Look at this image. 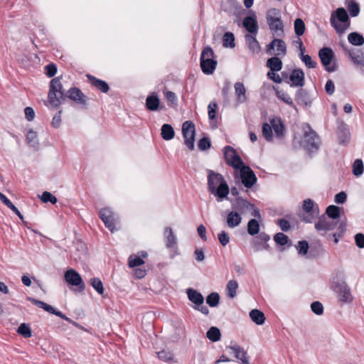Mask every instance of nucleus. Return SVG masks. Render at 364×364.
I'll list each match as a JSON object with an SVG mask.
<instances>
[{
  "mask_svg": "<svg viewBox=\"0 0 364 364\" xmlns=\"http://www.w3.org/2000/svg\"><path fill=\"white\" fill-rule=\"evenodd\" d=\"M250 16L244 18L242 24L244 27L251 33H256L258 30V25L255 13L250 12Z\"/></svg>",
  "mask_w": 364,
  "mask_h": 364,
  "instance_id": "f3484780",
  "label": "nucleus"
},
{
  "mask_svg": "<svg viewBox=\"0 0 364 364\" xmlns=\"http://www.w3.org/2000/svg\"><path fill=\"white\" fill-rule=\"evenodd\" d=\"M48 104L54 107H58L62 102L63 92L55 93L53 92H49L48 95Z\"/></svg>",
  "mask_w": 364,
  "mask_h": 364,
  "instance_id": "5701e85b",
  "label": "nucleus"
},
{
  "mask_svg": "<svg viewBox=\"0 0 364 364\" xmlns=\"http://www.w3.org/2000/svg\"><path fill=\"white\" fill-rule=\"evenodd\" d=\"M207 338L213 342H215L220 338V331L217 327H211L206 333Z\"/></svg>",
  "mask_w": 364,
  "mask_h": 364,
  "instance_id": "f704fd0d",
  "label": "nucleus"
},
{
  "mask_svg": "<svg viewBox=\"0 0 364 364\" xmlns=\"http://www.w3.org/2000/svg\"><path fill=\"white\" fill-rule=\"evenodd\" d=\"M301 60L304 63L306 67L309 68H314L316 66V63L314 61L311 57L309 55H305L304 53H299Z\"/></svg>",
  "mask_w": 364,
  "mask_h": 364,
  "instance_id": "37998d69",
  "label": "nucleus"
},
{
  "mask_svg": "<svg viewBox=\"0 0 364 364\" xmlns=\"http://www.w3.org/2000/svg\"><path fill=\"white\" fill-rule=\"evenodd\" d=\"M274 240L277 244L284 245L287 243L288 237L284 233L279 232L274 235Z\"/></svg>",
  "mask_w": 364,
  "mask_h": 364,
  "instance_id": "3c124183",
  "label": "nucleus"
},
{
  "mask_svg": "<svg viewBox=\"0 0 364 364\" xmlns=\"http://www.w3.org/2000/svg\"><path fill=\"white\" fill-rule=\"evenodd\" d=\"M64 279L68 285L78 287L81 291L85 288L81 276L73 269H69L65 272Z\"/></svg>",
  "mask_w": 364,
  "mask_h": 364,
  "instance_id": "1a4fd4ad",
  "label": "nucleus"
},
{
  "mask_svg": "<svg viewBox=\"0 0 364 364\" xmlns=\"http://www.w3.org/2000/svg\"><path fill=\"white\" fill-rule=\"evenodd\" d=\"M38 132L33 129L28 131L26 134V141L31 146H36L38 144Z\"/></svg>",
  "mask_w": 364,
  "mask_h": 364,
  "instance_id": "c85d7f7f",
  "label": "nucleus"
},
{
  "mask_svg": "<svg viewBox=\"0 0 364 364\" xmlns=\"http://www.w3.org/2000/svg\"><path fill=\"white\" fill-rule=\"evenodd\" d=\"M45 70L46 75L52 77L57 73V67L55 64H49L45 67Z\"/></svg>",
  "mask_w": 364,
  "mask_h": 364,
  "instance_id": "6e6d98bb",
  "label": "nucleus"
},
{
  "mask_svg": "<svg viewBox=\"0 0 364 364\" xmlns=\"http://www.w3.org/2000/svg\"><path fill=\"white\" fill-rule=\"evenodd\" d=\"M100 218L105 223V225L112 232L117 231L115 226L114 213L109 208H104L100 211Z\"/></svg>",
  "mask_w": 364,
  "mask_h": 364,
  "instance_id": "f8f14e48",
  "label": "nucleus"
},
{
  "mask_svg": "<svg viewBox=\"0 0 364 364\" xmlns=\"http://www.w3.org/2000/svg\"><path fill=\"white\" fill-rule=\"evenodd\" d=\"M286 51V43L280 39H274L267 46V52L271 55H284Z\"/></svg>",
  "mask_w": 364,
  "mask_h": 364,
  "instance_id": "2eb2a0df",
  "label": "nucleus"
},
{
  "mask_svg": "<svg viewBox=\"0 0 364 364\" xmlns=\"http://www.w3.org/2000/svg\"><path fill=\"white\" fill-rule=\"evenodd\" d=\"M330 23L339 34L344 33L350 24L348 14L343 8H338L331 12Z\"/></svg>",
  "mask_w": 364,
  "mask_h": 364,
  "instance_id": "f03ea898",
  "label": "nucleus"
},
{
  "mask_svg": "<svg viewBox=\"0 0 364 364\" xmlns=\"http://www.w3.org/2000/svg\"><path fill=\"white\" fill-rule=\"evenodd\" d=\"M355 240L356 245L359 248L364 247V235L363 234L358 233V234L355 235Z\"/></svg>",
  "mask_w": 364,
  "mask_h": 364,
  "instance_id": "052dcab7",
  "label": "nucleus"
},
{
  "mask_svg": "<svg viewBox=\"0 0 364 364\" xmlns=\"http://www.w3.org/2000/svg\"><path fill=\"white\" fill-rule=\"evenodd\" d=\"M304 139L301 141L304 148L308 151H312L314 149H316L317 137L316 133L314 132L309 126H306L304 128Z\"/></svg>",
  "mask_w": 364,
  "mask_h": 364,
  "instance_id": "9d476101",
  "label": "nucleus"
},
{
  "mask_svg": "<svg viewBox=\"0 0 364 364\" xmlns=\"http://www.w3.org/2000/svg\"><path fill=\"white\" fill-rule=\"evenodd\" d=\"M311 310L317 315H321L323 313V305L318 301H314L311 305Z\"/></svg>",
  "mask_w": 364,
  "mask_h": 364,
  "instance_id": "5fc2aeb1",
  "label": "nucleus"
},
{
  "mask_svg": "<svg viewBox=\"0 0 364 364\" xmlns=\"http://www.w3.org/2000/svg\"><path fill=\"white\" fill-rule=\"evenodd\" d=\"M348 10L352 16H357L360 12L359 6L356 3H351L349 4Z\"/></svg>",
  "mask_w": 364,
  "mask_h": 364,
  "instance_id": "13d9d810",
  "label": "nucleus"
},
{
  "mask_svg": "<svg viewBox=\"0 0 364 364\" xmlns=\"http://www.w3.org/2000/svg\"><path fill=\"white\" fill-rule=\"evenodd\" d=\"M235 93L237 100L240 103H244L247 100V90L243 83L237 82L234 85Z\"/></svg>",
  "mask_w": 364,
  "mask_h": 364,
  "instance_id": "412c9836",
  "label": "nucleus"
},
{
  "mask_svg": "<svg viewBox=\"0 0 364 364\" xmlns=\"http://www.w3.org/2000/svg\"><path fill=\"white\" fill-rule=\"evenodd\" d=\"M309 245L306 241H300L297 245V250L301 255H305L308 252Z\"/></svg>",
  "mask_w": 364,
  "mask_h": 364,
  "instance_id": "864d4df0",
  "label": "nucleus"
},
{
  "mask_svg": "<svg viewBox=\"0 0 364 364\" xmlns=\"http://www.w3.org/2000/svg\"><path fill=\"white\" fill-rule=\"evenodd\" d=\"M164 237L167 248H173L176 245L177 238L171 228L168 226L164 228Z\"/></svg>",
  "mask_w": 364,
  "mask_h": 364,
  "instance_id": "a211bd4d",
  "label": "nucleus"
},
{
  "mask_svg": "<svg viewBox=\"0 0 364 364\" xmlns=\"http://www.w3.org/2000/svg\"><path fill=\"white\" fill-rule=\"evenodd\" d=\"M303 210L308 215L304 218V220L306 223H311L312 220L319 214V209L314 202L308 198L303 202Z\"/></svg>",
  "mask_w": 364,
  "mask_h": 364,
  "instance_id": "ddd939ff",
  "label": "nucleus"
},
{
  "mask_svg": "<svg viewBox=\"0 0 364 364\" xmlns=\"http://www.w3.org/2000/svg\"><path fill=\"white\" fill-rule=\"evenodd\" d=\"M363 173V164L360 159H357L353 165V173L355 176H361Z\"/></svg>",
  "mask_w": 364,
  "mask_h": 364,
  "instance_id": "58836bf2",
  "label": "nucleus"
},
{
  "mask_svg": "<svg viewBox=\"0 0 364 364\" xmlns=\"http://www.w3.org/2000/svg\"><path fill=\"white\" fill-rule=\"evenodd\" d=\"M24 114H25L26 118L28 121H31L34 119L35 112H34V110L33 108H31L30 107H26L24 109Z\"/></svg>",
  "mask_w": 364,
  "mask_h": 364,
  "instance_id": "680f3d73",
  "label": "nucleus"
},
{
  "mask_svg": "<svg viewBox=\"0 0 364 364\" xmlns=\"http://www.w3.org/2000/svg\"><path fill=\"white\" fill-rule=\"evenodd\" d=\"M259 231V223L256 219H252L247 224V232L251 235L257 234Z\"/></svg>",
  "mask_w": 364,
  "mask_h": 364,
  "instance_id": "c9c22d12",
  "label": "nucleus"
},
{
  "mask_svg": "<svg viewBox=\"0 0 364 364\" xmlns=\"http://www.w3.org/2000/svg\"><path fill=\"white\" fill-rule=\"evenodd\" d=\"M31 301L33 302V304H34L39 308L44 309L47 312H49L50 314H53V312H54V308L53 306H51L50 305L46 304L43 301L36 300L34 299H31Z\"/></svg>",
  "mask_w": 364,
  "mask_h": 364,
  "instance_id": "de8ad7c7",
  "label": "nucleus"
},
{
  "mask_svg": "<svg viewBox=\"0 0 364 364\" xmlns=\"http://www.w3.org/2000/svg\"><path fill=\"white\" fill-rule=\"evenodd\" d=\"M336 223L326 216H322L315 224V228L321 235L326 234L327 232L334 229Z\"/></svg>",
  "mask_w": 364,
  "mask_h": 364,
  "instance_id": "dca6fc26",
  "label": "nucleus"
},
{
  "mask_svg": "<svg viewBox=\"0 0 364 364\" xmlns=\"http://www.w3.org/2000/svg\"><path fill=\"white\" fill-rule=\"evenodd\" d=\"M218 240L223 246L227 245L230 242V237L225 231H221L218 235Z\"/></svg>",
  "mask_w": 364,
  "mask_h": 364,
  "instance_id": "603ef678",
  "label": "nucleus"
},
{
  "mask_svg": "<svg viewBox=\"0 0 364 364\" xmlns=\"http://www.w3.org/2000/svg\"><path fill=\"white\" fill-rule=\"evenodd\" d=\"M223 154L227 164L234 168L235 171L244 164L240 156L231 146H225L223 149Z\"/></svg>",
  "mask_w": 364,
  "mask_h": 364,
  "instance_id": "6e6552de",
  "label": "nucleus"
},
{
  "mask_svg": "<svg viewBox=\"0 0 364 364\" xmlns=\"http://www.w3.org/2000/svg\"><path fill=\"white\" fill-rule=\"evenodd\" d=\"M348 40L354 46H362L364 43V38L356 32L350 33L348 36Z\"/></svg>",
  "mask_w": 364,
  "mask_h": 364,
  "instance_id": "473e14b6",
  "label": "nucleus"
},
{
  "mask_svg": "<svg viewBox=\"0 0 364 364\" xmlns=\"http://www.w3.org/2000/svg\"><path fill=\"white\" fill-rule=\"evenodd\" d=\"M87 77L90 79L91 83L100 90L103 92H107L109 90V86L105 81H102L101 80L96 79L94 77H91L90 75H87Z\"/></svg>",
  "mask_w": 364,
  "mask_h": 364,
  "instance_id": "2f4dec72",
  "label": "nucleus"
},
{
  "mask_svg": "<svg viewBox=\"0 0 364 364\" xmlns=\"http://www.w3.org/2000/svg\"><path fill=\"white\" fill-rule=\"evenodd\" d=\"M134 275L137 279H142L146 275V271L144 268H136L134 269Z\"/></svg>",
  "mask_w": 364,
  "mask_h": 364,
  "instance_id": "e2e57ef3",
  "label": "nucleus"
},
{
  "mask_svg": "<svg viewBox=\"0 0 364 364\" xmlns=\"http://www.w3.org/2000/svg\"><path fill=\"white\" fill-rule=\"evenodd\" d=\"M41 200L43 203L50 202L52 204H55L57 203V198L55 196H53L51 193L48 191H44L41 196L40 197Z\"/></svg>",
  "mask_w": 364,
  "mask_h": 364,
  "instance_id": "49530a36",
  "label": "nucleus"
},
{
  "mask_svg": "<svg viewBox=\"0 0 364 364\" xmlns=\"http://www.w3.org/2000/svg\"><path fill=\"white\" fill-rule=\"evenodd\" d=\"M90 282L98 294H102L104 293V287L102 281L99 278H92L90 279Z\"/></svg>",
  "mask_w": 364,
  "mask_h": 364,
  "instance_id": "ea45409f",
  "label": "nucleus"
},
{
  "mask_svg": "<svg viewBox=\"0 0 364 364\" xmlns=\"http://www.w3.org/2000/svg\"><path fill=\"white\" fill-rule=\"evenodd\" d=\"M223 46L225 47L234 48L235 38L232 33H226L223 36Z\"/></svg>",
  "mask_w": 364,
  "mask_h": 364,
  "instance_id": "c03bdc74",
  "label": "nucleus"
},
{
  "mask_svg": "<svg viewBox=\"0 0 364 364\" xmlns=\"http://www.w3.org/2000/svg\"><path fill=\"white\" fill-rule=\"evenodd\" d=\"M326 214L331 220L336 219L339 216V208L336 205H330L326 209Z\"/></svg>",
  "mask_w": 364,
  "mask_h": 364,
  "instance_id": "8fccbe9b",
  "label": "nucleus"
},
{
  "mask_svg": "<svg viewBox=\"0 0 364 364\" xmlns=\"http://www.w3.org/2000/svg\"><path fill=\"white\" fill-rule=\"evenodd\" d=\"M319 58L328 72H333L336 70V67L331 63L334 54L330 48H323L318 52Z\"/></svg>",
  "mask_w": 364,
  "mask_h": 364,
  "instance_id": "9b49d317",
  "label": "nucleus"
},
{
  "mask_svg": "<svg viewBox=\"0 0 364 364\" xmlns=\"http://www.w3.org/2000/svg\"><path fill=\"white\" fill-rule=\"evenodd\" d=\"M198 233L204 241L207 240L206 229L203 225H200L197 228Z\"/></svg>",
  "mask_w": 364,
  "mask_h": 364,
  "instance_id": "338daca9",
  "label": "nucleus"
},
{
  "mask_svg": "<svg viewBox=\"0 0 364 364\" xmlns=\"http://www.w3.org/2000/svg\"><path fill=\"white\" fill-rule=\"evenodd\" d=\"M62 84L58 77L54 78L50 81L49 92H62Z\"/></svg>",
  "mask_w": 364,
  "mask_h": 364,
  "instance_id": "a19ab883",
  "label": "nucleus"
},
{
  "mask_svg": "<svg viewBox=\"0 0 364 364\" xmlns=\"http://www.w3.org/2000/svg\"><path fill=\"white\" fill-rule=\"evenodd\" d=\"M208 189L218 198V201L226 198L230 192L229 186L223 176L213 171H210L208 174Z\"/></svg>",
  "mask_w": 364,
  "mask_h": 364,
  "instance_id": "f257e3e1",
  "label": "nucleus"
},
{
  "mask_svg": "<svg viewBox=\"0 0 364 364\" xmlns=\"http://www.w3.org/2000/svg\"><path fill=\"white\" fill-rule=\"evenodd\" d=\"M17 332L25 338H30L32 336L30 327L24 323L18 326Z\"/></svg>",
  "mask_w": 364,
  "mask_h": 364,
  "instance_id": "79ce46f5",
  "label": "nucleus"
},
{
  "mask_svg": "<svg viewBox=\"0 0 364 364\" xmlns=\"http://www.w3.org/2000/svg\"><path fill=\"white\" fill-rule=\"evenodd\" d=\"M284 126L279 118H272L262 127V134L268 141L273 139L274 135L277 137L283 136Z\"/></svg>",
  "mask_w": 364,
  "mask_h": 364,
  "instance_id": "20e7f679",
  "label": "nucleus"
},
{
  "mask_svg": "<svg viewBox=\"0 0 364 364\" xmlns=\"http://www.w3.org/2000/svg\"><path fill=\"white\" fill-rule=\"evenodd\" d=\"M252 321L257 325H262L265 321L264 314L258 309H253L250 312Z\"/></svg>",
  "mask_w": 364,
  "mask_h": 364,
  "instance_id": "393cba45",
  "label": "nucleus"
},
{
  "mask_svg": "<svg viewBox=\"0 0 364 364\" xmlns=\"http://www.w3.org/2000/svg\"><path fill=\"white\" fill-rule=\"evenodd\" d=\"M68 97L77 102L82 104L85 103V96L81 91L77 88L70 89L68 91Z\"/></svg>",
  "mask_w": 364,
  "mask_h": 364,
  "instance_id": "a878e982",
  "label": "nucleus"
},
{
  "mask_svg": "<svg viewBox=\"0 0 364 364\" xmlns=\"http://www.w3.org/2000/svg\"><path fill=\"white\" fill-rule=\"evenodd\" d=\"M220 296L218 293L213 292L209 294L206 299L207 304L212 306H216L219 303Z\"/></svg>",
  "mask_w": 364,
  "mask_h": 364,
  "instance_id": "a18cd8bd",
  "label": "nucleus"
},
{
  "mask_svg": "<svg viewBox=\"0 0 364 364\" xmlns=\"http://www.w3.org/2000/svg\"><path fill=\"white\" fill-rule=\"evenodd\" d=\"M245 38L250 50L254 53H259L260 50V46L256 38L250 35H246Z\"/></svg>",
  "mask_w": 364,
  "mask_h": 364,
  "instance_id": "cd10ccee",
  "label": "nucleus"
},
{
  "mask_svg": "<svg viewBox=\"0 0 364 364\" xmlns=\"http://www.w3.org/2000/svg\"><path fill=\"white\" fill-rule=\"evenodd\" d=\"M277 97L281 99L282 100H283L284 102H285L286 103L289 104V105H291L292 104V100L291 99V97L286 93L284 92H277Z\"/></svg>",
  "mask_w": 364,
  "mask_h": 364,
  "instance_id": "0e129e2a",
  "label": "nucleus"
},
{
  "mask_svg": "<svg viewBox=\"0 0 364 364\" xmlns=\"http://www.w3.org/2000/svg\"><path fill=\"white\" fill-rule=\"evenodd\" d=\"M195 258L198 262H202L205 259L204 252L202 249H197L194 252Z\"/></svg>",
  "mask_w": 364,
  "mask_h": 364,
  "instance_id": "774afa93",
  "label": "nucleus"
},
{
  "mask_svg": "<svg viewBox=\"0 0 364 364\" xmlns=\"http://www.w3.org/2000/svg\"><path fill=\"white\" fill-rule=\"evenodd\" d=\"M158 357L160 360L166 362L174 361V354L168 350H163L158 353Z\"/></svg>",
  "mask_w": 364,
  "mask_h": 364,
  "instance_id": "e433bc0d",
  "label": "nucleus"
},
{
  "mask_svg": "<svg viewBox=\"0 0 364 364\" xmlns=\"http://www.w3.org/2000/svg\"><path fill=\"white\" fill-rule=\"evenodd\" d=\"M228 353L233 355L236 358L241 360L242 364H247L248 360L246 356V353L240 346L235 345L227 348Z\"/></svg>",
  "mask_w": 364,
  "mask_h": 364,
  "instance_id": "6ab92c4d",
  "label": "nucleus"
},
{
  "mask_svg": "<svg viewBox=\"0 0 364 364\" xmlns=\"http://www.w3.org/2000/svg\"><path fill=\"white\" fill-rule=\"evenodd\" d=\"M241 222L242 217L239 213L235 210H232L228 213L226 218V223L229 228H234L237 227L240 225Z\"/></svg>",
  "mask_w": 364,
  "mask_h": 364,
  "instance_id": "aec40b11",
  "label": "nucleus"
},
{
  "mask_svg": "<svg viewBox=\"0 0 364 364\" xmlns=\"http://www.w3.org/2000/svg\"><path fill=\"white\" fill-rule=\"evenodd\" d=\"M195 126L191 121H186L182 125V134L184 138L185 144L190 150L194 149L195 141Z\"/></svg>",
  "mask_w": 364,
  "mask_h": 364,
  "instance_id": "0eeeda50",
  "label": "nucleus"
},
{
  "mask_svg": "<svg viewBox=\"0 0 364 364\" xmlns=\"http://www.w3.org/2000/svg\"><path fill=\"white\" fill-rule=\"evenodd\" d=\"M235 176L246 188H251L257 181L254 172L245 164L235 171Z\"/></svg>",
  "mask_w": 364,
  "mask_h": 364,
  "instance_id": "423d86ee",
  "label": "nucleus"
},
{
  "mask_svg": "<svg viewBox=\"0 0 364 364\" xmlns=\"http://www.w3.org/2000/svg\"><path fill=\"white\" fill-rule=\"evenodd\" d=\"M267 65L270 68V70L279 71L282 67V60L277 57H272L268 59Z\"/></svg>",
  "mask_w": 364,
  "mask_h": 364,
  "instance_id": "72a5a7b5",
  "label": "nucleus"
},
{
  "mask_svg": "<svg viewBox=\"0 0 364 364\" xmlns=\"http://www.w3.org/2000/svg\"><path fill=\"white\" fill-rule=\"evenodd\" d=\"M146 105L148 109L155 111L159 108V99L154 95H151L146 98Z\"/></svg>",
  "mask_w": 364,
  "mask_h": 364,
  "instance_id": "7c9ffc66",
  "label": "nucleus"
},
{
  "mask_svg": "<svg viewBox=\"0 0 364 364\" xmlns=\"http://www.w3.org/2000/svg\"><path fill=\"white\" fill-rule=\"evenodd\" d=\"M290 80L293 85L301 87L304 85V73L300 69H296L292 71L290 75Z\"/></svg>",
  "mask_w": 364,
  "mask_h": 364,
  "instance_id": "4be33fe9",
  "label": "nucleus"
},
{
  "mask_svg": "<svg viewBox=\"0 0 364 364\" xmlns=\"http://www.w3.org/2000/svg\"><path fill=\"white\" fill-rule=\"evenodd\" d=\"M238 289V283L235 280H230L226 287V292L228 297L232 299L237 295V290Z\"/></svg>",
  "mask_w": 364,
  "mask_h": 364,
  "instance_id": "c756f323",
  "label": "nucleus"
},
{
  "mask_svg": "<svg viewBox=\"0 0 364 364\" xmlns=\"http://www.w3.org/2000/svg\"><path fill=\"white\" fill-rule=\"evenodd\" d=\"M144 263V261L138 256L131 255L129 257V267H136L138 266H141Z\"/></svg>",
  "mask_w": 364,
  "mask_h": 364,
  "instance_id": "09e8293b",
  "label": "nucleus"
},
{
  "mask_svg": "<svg viewBox=\"0 0 364 364\" xmlns=\"http://www.w3.org/2000/svg\"><path fill=\"white\" fill-rule=\"evenodd\" d=\"M275 14V16H272L270 14L267 16V21L269 26L270 29L277 35L280 36L283 33V23L279 16V12L277 10L274 9L271 11Z\"/></svg>",
  "mask_w": 364,
  "mask_h": 364,
  "instance_id": "4468645a",
  "label": "nucleus"
},
{
  "mask_svg": "<svg viewBox=\"0 0 364 364\" xmlns=\"http://www.w3.org/2000/svg\"><path fill=\"white\" fill-rule=\"evenodd\" d=\"M161 134L164 140L168 141L174 137L175 132L171 124H164L161 127Z\"/></svg>",
  "mask_w": 364,
  "mask_h": 364,
  "instance_id": "bb28decb",
  "label": "nucleus"
},
{
  "mask_svg": "<svg viewBox=\"0 0 364 364\" xmlns=\"http://www.w3.org/2000/svg\"><path fill=\"white\" fill-rule=\"evenodd\" d=\"M217 65L214 59V53L210 47H205L200 56V67L202 71L207 75L212 74Z\"/></svg>",
  "mask_w": 364,
  "mask_h": 364,
  "instance_id": "39448f33",
  "label": "nucleus"
},
{
  "mask_svg": "<svg viewBox=\"0 0 364 364\" xmlns=\"http://www.w3.org/2000/svg\"><path fill=\"white\" fill-rule=\"evenodd\" d=\"M294 31L295 33L300 36L304 34L305 31V24L302 19L296 18L294 21Z\"/></svg>",
  "mask_w": 364,
  "mask_h": 364,
  "instance_id": "4c0bfd02",
  "label": "nucleus"
},
{
  "mask_svg": "<svg viewBox=\"0 0 364 364\" xmlns=\"http://www.w3.org/2000/svg\"><path fill=\"white\" fill-rule=\"evenodd\" d=\"M210 146V141L208 138H203L198 142V147L200 150H205Z\"/></svg>",
  "mask_w": 364,
  "mask_h": 364,
  "instance_id": "bf43d9fd",
  "label": "nucleus"
},
{
  "mask_svg": "<svg viewBox=\"0 0 364 364\" xmlns=\"http://www.w3.org/2000/svg\"><path fill=\"white\" fill-rule=\"evenodd\" d=\"M187 294L188 299L196 305H202L203 304V296L199 292L193 289H188Z\"/></svg>",
  "mask_w": 364,
  "mask_h": 364,
  "instance_id": "b1692460",
  "label": "nucleus"
},
{
  "mask_svg": "<svg viewBox=\"0 0 364 364\" xmlns=\"http://www.w3.org/2000/svg\"><path fill=\"white\" fill-rule=\"evenodd\" d=\"M332 289L336 294L339 303L350 304L354 297L352 294L350 287L343 279H337L333 282Z\"/></svg>",
  "mask_w": 364,
  "mask_h": 364,
  "instance_id": "7ed1b4c3",
  "label": "nucleus"
},
{
  "mask_svg": "<svg viewBox=\"0 0 364 364\" xmlns=\"http://www.w3.org/2000/svg\"><path fill=\"white\" fill-rule=\"evenodd\" d=\"M61 113L62 111H59L53 117L51 122V124L53 127L58 129L61 124Z\"/></svg>",
  "mask_w": 364,
  "mask_h": 364,
  "instance_id": "4d7b16f0",
  "label": "nucleus"
},
{
  "mask_svg": "<svg viewBox=\"0 0 364 364\" xmlns=\"http://www.w3.org/2000/svg\"><path fill=\"white\" fill-rule=\"evenodd\" d=\"M277 70H270L267 73V76L275 82H281L282 79L275 72Z\"/></svg>",
  "mask_w": 364,
  "mask_h": 364,
  "instance_id": "69168bd1",
  "label": "nucleus"
}]
</instances>
